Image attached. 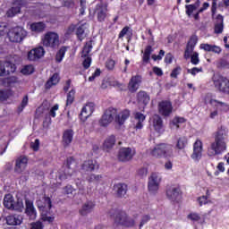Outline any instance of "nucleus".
Here are the masks:
<instances>
[{"label":"nucleus","mask_w":229,"mask_h":229,"mask_svg":"<svg viewBox=\"0 0 229 229\" xmlns=\"http://www.w3.org/2000/svg\"><path fill=\"white\" fill-rule=\"evenodd\" d=\"M36 205L41 213L40 220L44 223L51 225L55 221V216L48 215L51 210V199L49 197H42V199H38Z\"/></svg>","instance_id":"obj_1"},{"label":"nucleus","mask_w":229,"mask_h":229,"mask_svg":"<svg viewBox=\"0 0 229 229\" xmlns=\"http://www.w3.org/2000/svg\"><path fill=\"white\" fill-rule=\"evenodd\" d=\"M114 223L126 228H133L137 220L135 217L128 216L125 211H115L114 216Z\"/></svg>","instance_id":"obj_2"},{"label":"nucleus","mask_w":229,"mask_h":229,"mask_svg":"<svg viewBox=\"0 0 229 229\" xmlns=\"http://www.w3.org/2000/svg\"><path fill=\"white\" fill-rule=\"evenodd\" d=\"M10 42L19 43L22 42L28 37V31L21 26L13 27L7 32Z\"/></svg>","instance_id":"obj_3"},{"label":"nucleus","mask_w":229,"mask_h":229,"mask_svg":"<svg viewBox=\"0 0 229 229\" xmlns=\"http://www.w3.org/2000/svg\"><path fill=\"white\" fill-rule=\"evenodd\" d=\"M150 155L155 158H161V157H171L173 155V147L165 143L156 145L150 148Z\"/></svg>","instance_id":"obj_4"},{"label":"nucleus","mask_w":229,"mask_h":229,"mask_svg":"<svg viewBox=\"0 0 229 229\" xmlns=\"http://www.w3.org/2000/svg\"><path fill=\"white\" fill-rule=\"evenodd\" d=\"M41 42L45 47L55 49L60 46V36L55 31H48L45 33L41 38Z\"/></svg>","instance_id":"obj_5"},{"label":"nucleus","mask_w":229,"mask_h":229,"mask_svg":"<svg viewBox=\"0 0 229 229\" xmlns=\"http://www.w3.org/2000/svg\"><path fill=\"white\" fill-rule=\"evenodd\" d=\"M203 101L206 105H211V106H213L214 108H216V110H218L219 112H228L229 110V105L215 99L212 93H207L203 97Z\"/></svg>","instance_id":"obj_6"},{"label":"nucleus","mask_w":229,"mask_h":229,"mask_svg":"<svg viewBox=\"0 0 229 229\" xmlns=\"http://www.w3.org/2000/svg\"><path fill=\"white\" fill-rule=\"evenodd\" d=\"M226 151V141L221 140H215L208 148V157H216V155H223Z\"/></svg>","instance_id":"obj_7"},{"label":"nucleus","mask_w":229,"mask_h":229,"mask_svg":"<svg viewBox=\"0 0 229 229\" xmlns=\"http://www.w3.org/2000/svg\"><path fill=\"white\" fill-rule=\"evenodd\" d=\"M212 81L214 86L219 92H223L224 94H229V80L221 76L215 74L212 78Z\"/></svg>","instance_id":"obj_8"},{"label":"nucleus","mask_w":229,"mask_h":229,"mask_svg":"<svg viewBox=\"0 0 229 229\" xmlns=\"http://www.w3.org/2000/svg\"><path fill=\"white\" fill-rule=\"evenodd\" d=\"M166 197L173 203H180L182 201V191L178 186H171L166 190Z\"/></svg>","instance_id":"obj_9"},{"label":"nucleus","mask_w":229,"mask_h":229,"mask_svg":"<svg viewBox=\"0 0 229 229\" xmlns=\"http://www.w3.org/2000/svg\"><path fill=\"white\" fill-rule=\"evenodd\" d=\"M44 55H46L44 47H35L27 53V60L29 62H38L40 58H44Z\"/></svg>","instance_id":"obj_10"},{"label":"nucleus","mask_w":229,"mask_h":229,"mask_svg":"<svg viewBox=\"0 0 229 229\" xmlns=\"http://www.w3.org/2000/svg\"><path fill=\"white\" fill-rule=\"evenodd\" d=\"M203 157V141L197 139L193 143V152L191 156V158L193 159V162H199Z\"/></svg>","instance_id":"obj_11"},{"label":"nucleus","mask_w":229,"mask_h":229,"mask_svg":"<svg viewBox=\"0 0 229 229\" xmlns=\"http://www.w3.org/2000/svg\"><path fill=\"white\" fill-rule=\"evenodd\" d=\"M115 115H117V110L114 108L107 109L99 120L100 126L106 128V126L114 121V117H115Z\"/></svg>","instance_id":"obj_12"},{"label":"nucleus","mask_w":229,"mask_h":229,"mask_svg":"<svg viewBox=\"0 0 229 229\" xmlns=\"http://www.w3.org/2000/svg\"><path fill=\"white\" fill-rule=\"evenodd\" d=\"M71 164H72V158L67 159V165L63 166L58 172L57 176L59 180H67L72 176L74 170L71 168Z\"/></svg>","instance_id":"obj_13"},{"label":"nucleus","mask_w":229,"mask_h":229,"mask_svg":"<svg viewBox=\"0 0 229 229\" xmlns=\"http://www.w3.org/2000/svg\"><path fill=\"white\" fill-rule=\"evenodd\" d=\"M158 112L163 117H169L173 114V103L169 100H163L158 103Z\"/></svg>","instance_id":"obj_14"},{"label":"nucleus","mask_w":229,"mask_h":229,"mask_svg":"<svg viewBox=\"0 0 229 229\" xmlns=\"http://www.w3.org/2000/svg\"><path fill=\"white\" fill-rule=\"evenodd\" d=\"M135 157V148H122L118 153L120 162H130Z\"/></svg>","instance_id":"obj_15"},{"label":"nucleus","mask_w":229,"mask_h":229,"mask_svg":"<svg viewBox=\"0 0 229 229\" xmlns=\"http://www.w3.org/2000/svg\"><path fill=\"white\" fill-rule=\"evenodd\" d=\"M26 6V1L24 0H13V6L6 12L7 17H15L18 13H21V8Z\"/></svg>","instance_id":"obj_16"},{"label":"nucleus","mask_w":229,"mask_h":229,"mask_svg":"<svg viewBox=\"0 0 229 229\" xmlns=\"http://www.w3.org/2000/svg\"><path fill=\"white\" fill-rule=\"evenodd\" d=\"M150 126L157 133H164V121L158 114H155L150 118Z\"/></svg>","instance_id":"obj_17"},{"label":"nucleus","mask_w":229,"mask_h":229,"mask_svg":"<svg viewBox=\"0 0 229 229\" xmlns=\"http://www.w3.org/2000/svg\"><path fill=\"white\" fill-rule=\"evenodd\" d=\"M196 44H198V37L192 36L188 41L184 51L185 60H189V58H191V56L194 55V47H196Z\"/></svg>","instance_id":"obj_18"},{"label":"nucleus","mask_w":229,"mask_h":229,"mask_svg":"<svg viewBox=\"0 0 229 229\" xmlns=\"http://www.w3.org/2000/svg\"><path fill=\"white\" fill-rule=\"evenodd\" d=\"M25 207V214L27 217H29V219H30L31 221H35V219H37V209L33 205V201L26 199Z\"/></svg>","instance_id":"obj_19"},{"label":"nucleus","mask_w":229,"mask_h":229,"mask_svg":"<svg viewBox=\"0 0 229 229\" xmlns=\"http://www.w3.org/2000/svg\"><path fill=\"white\" fill-rule=\"evenodd\" d=\"M94 110H96V104L92 102H88L81 109V117L84 121L89 119L92 114H94Z\"/></svg>","instance_id":"obj_20"},{"label":"nucleus","mask_w":229,"mask_h":229,"mask_svg":"<svg viewBox=\"0 0 229 229\" xmlns=\"http://www.w3.org/2000/svg\"><path fill=\"white\" fill-rule=\"evenodd\" d=\"M15 64L10 62H0V76H6L10 72H15Z\"/></svg>","instance_id":"obj_21"},{"label":"nucleus","mask_w":229,"mask_h":229,"mask_svg":"<svg viewBox=\"0 0 229 229\" xmlns=\"http://www.w3.org/2000/svg\"><path fill=\"white\" fill-rule=\"evenodd\" d=\"M140 83H142V77L140 75L132 76L128 84L130 92H137L139 87H140Z\"/></svg>","instance_id":"obj_22"},{"label":"nucleus","mask_w":229,"mask_h":229,"mask_svg":"<svg viewBox=\"0 0 229 229\" xmlns=\"http://www.w3.org/2000/svg\"><path fill=\"white\" fill-rule=\"evenodd\" d=\"M81 169L82 171L92 173V171H97V169H99V165L98 164V161L94 159H89L84 161L81 165Z\"/></svg>","instance_id":"obj_23"},{"label":"nucleus","mask_w":229,"mask_h":229,"mask_svg":"<svg viewBox=\"0 0 229 229\" xmlns=\"http://www.w3.org/2000/svg\"><path fill=\"white\" fill-rule=\"evenodd\" d=\"M144 121H146V115L140 112L134 113V128L135 130H142L144 128Z\"/></svg>","instance_id":"obj_24"},{"label":"nucleus","mask_w":229,"mask_h":229,"mask_svg":"<svg viewBox=\"0 0 229 229\" xmlns=\"http://www.w3.org/2000/svg\"><path fill=\"white\" fill-rule=\"evenodd\" d=\"M96 204L92 200H88L84 202L79 210L81 216H89L94 210Z\"/></svg>","instance_id":"obj_25"},{"label":"nucleus","mask_w":229,"mask_h":229,"mask_svg":"<svg viewBox=\"0 0 229 229\" xmlns=\"http://www.w3.org/2000/svg\"><path fill=\"white\" fill-rule=\"evenodd\" d=\"M130 117V110L124 109L119 113V114H116L114 117V121L116 124H119V126H123L124 123H126V120Z\"/></svg>","instance_id":"obj_26"},{"label":"nucleus","mask_w":229,"mask_h":229,"mask_svg":"<svg viewBox=\"0 0 229 229\" xmlns=\"http://www.w3.org/2000/svg\"><path fill=\"white\" fill-rule=\"evenodd\" d=\"M46 28L47 26L44 21L32 22L29 24V30L33 33H42L46 31Z\"/></svg>","instance_id":"obj_27"},{"label":"nucleus","mask_w":229,"mask_h":229,"mask_svg":"<svg viewBox=\"0 0 229 229\" xmlns=\"http://www.w3.org/2000/svg\"><path fill=\"white\" fill-rule=\"evenodd\" d=\"M89 30V24L88 23H80L77 26V30H76V35L79 38V40H83V38H85V37H87V31Z\"/></svg>","instance_id":"obj_28"},{"label":"nucleus","mask_w":229,"mask_h":229,"mask_svg":"<svg viewBox=\"0 0 229 229\" xmlns=\"http://www.w3.org/2000/svg\"><path fill=\"white\" fill-rule=\"evenodd\" d=\"M114 191L117 194L118 198H124L128 191V186L124 183H117L114 185Z\"/></svg>","instance_id":"obj_29"},{"label":"nucleus","mask_w":229,"mask_h":229,"mask_svg":"<svg viewBox=\"0 0 229 229\" xmlns=\"http://www.w3.org/2000/svg\"><path fill=\"white\" fill-rule=\"evenodd\" d=\"M226 137H228V129L225 126L218 127L215 133V140L226 141Z\"/></svg>","instance_id":"obj_30"},{"label":"nucleus","mask_w":229,"mask_h":229,"mask_svg":"<svg viewBox=\"0 0 229 229\" xmlns=\"http://www.w3.org/2000/svg\"><path fill=\"white\" fill-rule=\"evenodd\" d=\"M199 48L208 51V53H216V55H219L222 51L218 46L207 43L200 44Z\"/></svg>","instance_id":"obj_31"},{"label":"nucleus","mask_w":229,"mask_h":229,"mask_svg":"<svg viewBox=\"0 0 229 229\" xmlns=\"http://www.w3.org/2000/svg\"><path fill=\"white\" fill-rule=\"evenodd\" d=\"M26 165H28V158L26 157H19L16 160V165H15L16 173H22V171L26 169Z\"/></svg>","instance_id":"obj_32"},{"label":"nucleus","mask_w":229,"mask_h":229,"mask_svg":"<svg viewBox=\"0 0 229 229\" xmlns=\"http://www.w3.org/2000/svg\"><path fill=\"white\" fill-rule=\"evenodd\" d=\"M149 95L146 91H140L137 94V101L141 106H146L149 103Z\"/></svg>","instance_id":"obj_33"},{"label":"nucleus","mask_w":229,"mask_h":229,"mask_svg":"<svg viewBox=\"0 0 229 229\" xmlns=\"http://www.w3.org/2000/svg\"><path fill=\"white\" fill-rule=\"evenodd\" d=\"M7 225L15 226L17 225H21L22 216L21 215H11L6 217Z\"/></svg>","instance_id":"obj_34"},{"label":"nucleus","mask_w":229,"mask_h":229,"mask_svg":"<svg viewBox=\"0 0 229 229\" xmlns=\"http://www.w3.org/2000/svg\"><path fill=\"white\" fill-rule=\"evenodd\" d=\"M95 12H96V13L98 15V19L100 22H102V21H105V19L106 17V7H105L101 4H98Z\"/></svg>","instance_id":"obj_35"},{"label":"nucleus","mask_w":229,"mask_h":229,"mask_svg":"<svg viewBox=\"0 0 229 229\" xmlns=\"http://www.w3.org/2000/svg\"><path fill=\"white\" fill-rule=\"evenodd\" d=\"M185 123V119L183 117H174L170 123L171 130H178L180 128V124H183Z\"/></svg>","instance_id":"obj_36"},{"label":"nucleus","mask_w":229,"mask_h":229,"mask_svg":"<svg viewBox=\"0 0 229 229\" xmlns=\"http://www.w3.org/2000/svg\"><path fill=\"white\" fill-rule=\"evenodd\" d=\"M60 81V76L58 73H54L53 76L47 81L45 87L46 89H51V87H55Z\"/></svg>","instance_id":"obj_37"},{"label":"nucleus","mask_w":229,"mask_h":229,"mask_svg":"<svg viewBox=\"0 0 229 229\" xmlns=\"http://www.w3.org/2000/svg\"><path fill=\"white\" fill-rule=\"evenodd\" d=\"M74 135V132H72V130H66L63 135V141L66 146H69L71 142H72V137Z\"/></svg>","instance_id":"obj_38"},{"label":"nucleus","mask_w":229,"mask_h":229,"mask_svg":"<svg viewBox=\"0 0 229 229\" xmlns=\"http://www.w3.org/2000/svg\"><path fill=\"white\" fill-rule=\"evenodd\" d=\"M187 144H189V140L187 137H180L177 140V142L175 144L176 149H183L184 148H187Z\"/></svg>","instance_id":"obj_39"},{"label":"nucleus","mask_w":229,"mask_h":229,"mask_svg":"<svg viewBox=\"0 0 229 229\" xmlns=\"http://www.w3.org/2000/svg\"><path fill=\"white\" fill-rule=\"evenodd\" d=\"M114 146H115V136L111 135L104 141V148H106V149H112Z\"/></svg>","instance_id":"obj_40"},{"label":"nucleus","mask_w":229,"mask_h":229,"mask_svg":"<svg viewBox=\"0 0 229 229\" xmlns=\"http://www.w3.org/2000/svg\"><path fill=\"white\" fill-rule=\"evenodd\" d=\"M224 25H223V16L220 14L216 17V23L215 25V33H223Z\"/></svg>","instance_id":"obj_41"},{"label":"nucleus","mask_w":229,"mask_h":229,"mask_svg":"<svg viewBox=\"0 0 229 229\" xmlns=\"http://www.w3.org/2000/svg\"><path fill=\"white\" fill-rule=\"evenodd\" d=\"M13 196H12V194H7L4 196V205L6 208L12 209V208L13 207Z\"/></svg>","instance_id":"obj_42"},{"label":"nucleus","mask_w":229,"mask_h":229,"mask_svg":"<svg viewBox=\"0 0 229 229\" xmlns=\"http://www.w3.org/2000/svg\"><path fill=\"white\" fill-rule=\"evenodd\" d=\"M21 72L24 74V76H30V74L35 72V66H33V64H27L21 68Z\"/></svg>","instance_id":"obj_43"},{"label":"nucleus","mask_w":229,"mask_h":229,"mask_svg":"<svg viewBox=\"0 0 229 229\" xmlns=\"http://www.w3.org/2000/svg\"><path fill=\"white\" fill-rule=\"evenodd\" d=\"M199 7V1H197L194 4H188L185 6L186 8V13L188 17H191L192 15V13Z\"/></svg>","instance_id":"obj_44"},{"label":"nucleus","mask_w":229,"mask_h":229,"mask_svg":"<svg viewBox=\"0 0 229 229\" xmlns=\"http://www.w3.org/2000/svg\"><path fill=\"white\" fill-rule=\"evenodd\" d=\"M11 210H17L18 212H22L24 210V202L21 199H18L17 201L13 204Z\"/></svg>","instance_id":"obj_45"},{"label":"nucleus","mask_w":229,"mask_h":229,"mask_svg":"<svg viewBox=\"0 0 229 229\" xmlns=\"http://www.w3.org/2000/svg\"><path fill=\"white\" fill-rule=\"evenodd\" d=\"M92 51V42L89 41L86 43L82 49L81 53V58H87L89 56V54Z\"/></svg>","instance_id":"obj_46"},{"label":"nucleus","mask_w":229,"mask_h":229,"mask_svg":"<svg viewBox=\"0 0 229 229\" xmlns=\"http://www.w3.org/2000/svg\"><path fill=\"white\" fill-rule=\"evenodd\" d=\"M151 53H153V48L150 46L147 47L142 56V60L145 64H148V62H149Z\"/></svg>","instance_id":"obj_47"},{"label":"nucleus","mask_w":229,"mask_h":229,"mask_svg":"<svg viewBox=\"0 0 229 229\" xmlns=\"http://www.w3.org/2000/svg\"><path fill=\"white\" fill-rule=\"evenodd\" d=\"M160 182H162V176L157 173H153L148 179V182L156 183L157 185H160Z\"/></svg>","instance_id":"obj_48"},{"label":"nucleus","mask_w":229,"mask_h":229,"mask_svg":"<svg viewBox=\"0 0 229 229\" xmlns=\"http://www.w3.org/2000/svg\"><path fill=\"white\" fill-rule=\"evenodd\" d=\"M67 52V48L62 47L60 50L57 52L55 55V61L60 64L64 60V57L65 56V53Z\"/></svg>","instance_id":"obj_49"},{"label":"nucleus","mask_w":229,"mask_h":229,"mask_svg":"<svg viewBox=\"0 0 229 229\" xmlns=\"http://www.w3.org/2000/svg\"><path fill=\"white\" fill-rule=\"evenodd\" d=\"M13 97V91L12 90H0V99L4 101V99H8V98Z\"/></svg>","instance_id":"obj_50"},{"label":"nucleus","mask_w":229,"mask_h":229,"mask_svg":"<svg viewBox=\"0 0 229 229\" xmlns=\"http://www.w3.org/2000/svg\"><path fill=\"white\" fill-rule=\"evenodd\" d=\"M102 176L100 174H91L87 177V181L89 183H94L95 182H99L101 180Z\"/></svg>","instance_id":"obj_51"},{"label":"nucleus","mask_w":229,"mask_h":229,"mask_svg":"<svg viewBox=\"0 0 229 229\" xmlns=\"http://www.w3.org/2000/svg\"><path fill=\"white\" fill-rule=\"evenodd\" d=\"M76 94V91L74 89H72L68 95H67V100L66 105L69 106V105H72V102L74 101V96Z\"/></svg>","instance_id":"obj_52"},{"label":"nucleus","mask_w":229,"mask_h":229,"mask_svg":"<svg viewBox=\"0 0 229 229\" xmlns=\"http://www.w3.org/2000/svg\"><path fill=\"white\" fill-rule=\"evenodd\" d=\"M160 187V184H156L154 182H148V191L151 192V194H155L158 191V189Z\"/></svg>","instance_id":"obj_53"},{"label":"nucleus","mask_w":229,"mask_h":229,"mask_svg":"<svg viewBox=\"0 0 229 229\" xmlns=\"http://www.w3.org/2000/svg\"><path fill=\"white\" fill-rule=\"evenodd\" d=\"M5 83H7L9 87H12L13 85H15V83H19V79L15 76H11L5 79Z\"/></svg>","instance_id":"obj_54"},{"label":"nucleus","mask_w":229,"mask_h":229,"mask_svg":"<svg viewBox=\"0 0 229 229\" xmlns=\"http://www.w3.org/2000/svg\"><path fill=\"white\" fill-rule=\"evenodd\" d=\"M190 58H191V63L193 65H198V64H199V54L198 52L193 53Z\"/></svg>","instance_id":"obj_55"},{"label":"nucleus","mask_w":229,"mask_h":229,"mask_svg":"<svg viewBox=\"0 0 229 229\" xmlns=\"http://www.w3.org/2000/svg\"><path fill=\"white\" fill-rule=\"evenodd\" d=\"M30 229H44V224L38 220L30 224Z\"/></svg>","instance_id":"obj_56"},{"label":"nucleus","mask_w":229,"mask_h":229,"mask_svg":"<svg viewBox=\"0 0 229 229\" xmlns=\"http://www.w3.org/2000/svg\"><path fill=\"white\" fill-rule=\"evenodd\" d=\"M26 106H28V96L23 98L21 106L18 107L19 112H22Z\"/></svg>","instance_id":"obj_57"},{"label":"nucleus","mask_w":229,"mask_h":229,"mask_svg":"<svg viewBox=\"0 0 229 229\" xmlns=\"http://www.w3.org/2000/svg\"><path fill=\"white\" fill-rule=\"evenodd\" d=\"M8 33V27L6 26V23L2 22L0 23V35L3 37L4 35H6Z\"/></svg>","instance_id":"obj_58"},{"label":"nucleus","mask_w":229,"mask_h":229,"mask_svg":"<svg viewBox=\"0 0 229 229\" xmlns=\"http://www.w3.org/2000/svg\"><path fill=\"white\" fill-rule=\"evenodd\" d=\"M59 106L58 104H55L54 106L51 107L49 111L50 117H56V112H58Z\"/></svg>","instance_id":"obj_59"},{"label":"nucleus","mask_w":229,"mask_h":229,"mask_svg":"<svg viewBox=\"0 0 229 229\" xmlns=\"http://www.w3.org/2000/svg\"><path fill=\"white\" fill-rule=\"evenodd\" d=\"M203 72V68H191V69H188V72L189 74H191L192 76H196L199 72Z\"/></svg>","instance_id":"obj_60"},{"label":"nucleus","mask_w":229,"mask_h":229,"mask_svg":"<svg viewBox=\"0 0 229 229\" xmlns=\"http://www.w3.org/2000/svg\"><path fill=\"white\" fill-rule=\"evenodd\" d=\"M106 67L109 71H114V68L115 67V61H114L112 59L107 60L106 63Z\"/></svg>","instance_id":"obj_61"},{"label":"nucleus","mask_w":229,"mask_h":229,"mask_svg":"<svg viewBox=\"0 0 229 229\" xmlns=\"http://www.w3.org/2000/svg\"><path fill=\"white\" fill-rule=\"evenodd\" d=\"M84 58L85 59L83 61L82 65L85 69H89V67H90V64H92V58H90V56H86Z\"/></svg>","instance_id":"obj_62"},{"label":"nucleus","mask_w":229,"mask_h":229,"mask_svg":"<svg viewBox=\"0 0 229 229\" xmlns=\"http://www.w3.org/2000/svg\"><path fill=\"white\" fill-rule=\"evenodd\" d=\"M150 219H151V217L148 215L143 216V217L141 218V221L140 223V228H142V226H144V225H146V223H148V221Z\"/></svg>","instance_id":"obj_63"},{"label":"nucleus","mask_w":229,"mask_h":229,"mask_svg":"<svg viewBox=\"0 0 229 229\" xmlns=\"http://www.w3.org/2000/svg\"><path fill=\"white\" fill-rule=\"evenodd\" d=\"M188 217L191 219V221H199L201 219L198 213H191Z\"/></svg>","instance_id":"obj_64"}]
</instances>
